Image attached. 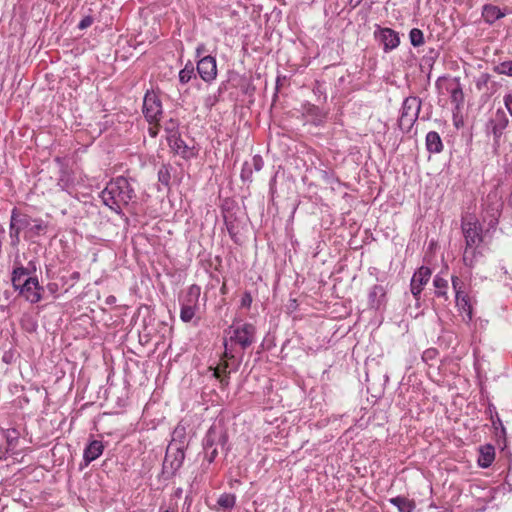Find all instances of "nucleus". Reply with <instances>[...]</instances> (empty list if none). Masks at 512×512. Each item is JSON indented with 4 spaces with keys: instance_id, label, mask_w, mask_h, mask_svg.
<instances>
[{
    "instance_id": "nucleus-1",
    "label": "nucleus",
    "mask_w": 512,
    "mask_h": 512,
    "mask_svg": "<svg viewBox=\"0 0 512 512\" xmlns=\"http://www.w3.org/2000/svg\"><path fill=\"white\" fill-rule=\"evenodd\" d=\"M103 203L118 215H123L122 206H127L136 198L130 180L119 176L111 180L100 194Z\"/></svg>"
},
{
    "instance_id": "nucleus-2",
    "label": "nucleus",
    "mask_w": 512,
    "mask_h": 512,
    "mask_svg": "<svg viewBox=\"0 0 512 512\" xmlns=\"http://www.w3.org/2000/svg\"><path fill=\"white\" fill-rule=\"evenodd\" d=\"M224 352L221 363L213 369V376L220 380L221 387L224 388L229 384V374L236 372L241 364L242 356H237L235 349L229 346V340H224Z\"/></svg>"
},
{
    "instance_id": "nucleus-3",
    "label": "nucleus",
    "mask_w": 512,
    "mask_h": 512,
    "mask_svg": "<svg viewBox=\"0 0 512 512\" xmlns=\"http://www.w3.org/2000/svg\"><path fill=\"white\" fill-rule=\"evenodd\" d=\"M231 344L239 345L242 350L250 347L256 339V327L249 322L242 323L235 319L224 331Z\"/></svg>"
},
{
    "instance_id": "nucleus-4",
    "label": "nucleus",
    "mask_w": 512,
    "mask_h": 512,
    "mask_svg": "<svg viewBox=\"0 0 512 512\" xmlns=\"http://www.w3.org/2000/svg\"><path fill=\"white\" fill-rule=\"evenodd\" d=\"M228 440L227 430L222 425L213 424L202 440V448L203 450H209L213 447H220L227 454L230 450Z\"/></svg>"
},
{
    "instance_id": "nucleus-5",
    "label": "nucleus",
    "mask_w": 512,
    "mask_h": 512,
    "mask_svg": "<svg viewBox=\"0 0 512 512\" xmlns=\"http://www.w3.org/2000/svg\"><path fill=\"white\" fill-rule=\"evenodd\" d=\"M34 218L26 213L20 212L17 208H14L11 212L10 225H9V236L11 240V246L17 247L20 243V233L23 230H27Z\"/></svg>"
},
{
    "instance_id": "nucleus-6",
    "label": "nucleus",
    "mask_w": 512,
    "mask_h": 512,
    "mask_svg": "<svg viewBox=\"0 0 512 512\" xmlns=\"http://www.w3.org/2000/svg\"><path fill=\"white\" fill-rule=\"evenodd\" d=\"M509 124V119L502 109H497L486 124L487 135L493 136V147L497 150L500 146V140L505 129Z\"/></svg>"
},
{
    "instance_id": "nucleus-7",
    "label": "nucleus",
    "mask_w": 512,
    "mask_h": 512,
    "mask_svg": "<svg viewBox=\"0 0 512 512\" xmlns=\"http://www.w3.org/2000/svg\"><path fill=\"white\" fill-rule=\"evenodd\" d=\"M185 450L181 448L170 449L167 447L162 465V476L165 480L171 479L182 467L185 459Z\"/></svg>"
},
{
    "instance_id": "nucleus-8",
    "label": "nucleus",
    "mask_w": 512,
    "mask_h": 512,
    "mask_svg": "<svg viewBox=\"0 0 512 512\" xmlns=\"http://www.w3.org/2000/svg\"><path fill=\"white\" fill-rule=\"evenodd\" d=\"M201 289L198 285L193 284L187 289L186 295L181 300L180 319L188 323L195 316Z\"/></svg>"
},
{
    "instance_id": "nucleus-9",
    "label": "nucleus",
    "mask_w": 512,
    "mask_h": 512,
    "mask_svg": "<svg viewBox=\"0 0 512 512\" xmlns=\"http://www.w3.org/2000/svg\"><path fill=\"white\" fill-rule=\"evenodd\" d=\"M13 289L18 291L19 295L23 296L31 304H36L43 298L42 292L44 288L40 285L37 277L26 278L23 283Z\"/></svg>"
},
{
    "instance_id": "nucleus-10",
    "label": "nucleus",
    "mask_w": 512,
    "mask_h": 512,
    "mask_svg": "<svg viewBox=\"0 0 512 512\" xmlns=\"http://www.w3.org/2000/svg\"><path fill=\"white\" fill-rule=\"evenodd\" d=\"M142 112L150 124L158 123L160 120V116L162 115V102L153 90L145 93Z\"/></svg>"
},
{
    "instance_id": "nucleus-11",
    "label": "nucleus",
    "mask_w": 512,
    "mask_h": 512,
    "mask_svg": "<svg viewBox=\"0 0 512 512\" xmlns=\"http://www.w3.org/2000/svg\"><path fill=\"white\" fill-rule=\"evenodd\" d=\"M373 34L385 53L395 50L400 45L399 33L391 28L376 25Z\"/></svg>"
},
{
    "instance_id": "nucleus-12",
    "label": "nucleus",
    "mask_w": 512,
    "mask_h": 512,
    "mask_svg": "<svg viewBox=\"0 0 512 512\" xmlns=\"http://www.w3.org/2000/svg\"><path fill=\"white\" fill-rule=\"evenodd\" d=\"M474 84L481 97L485 99L492 97L501 88V84L489 73H480L474 78Z\"/></svg>"
},
{
    "instance_id": "nucleus-13",
    "label": "nucleus",
    "mask_w": 512,
    "mask_h": 512,
    "mask_svg": "<svg viewBox=\"0 0 512 512\" xmlns=\"http://www.w3.org/2000/svg\"><path fill=\"white\" fill-rule=\"evenodd\" d=\"M462 233L465 239V247L481 245L483 242L482 226L477 220H463L461 224Z\"/></svg>"
},
{
    "instance_id": "nucleus-14",
    "label": "nucleus",
    "mask_w": 512,
    "mask_h": 512,
    "mask_svg": "<svg viewBox=\"0 0 512 512\" xmlns=\"http://www.w3.org/2000/svg\"><path fill=\"white\" fill-rule=\"evenodd\" d=\"M484 206V221L490 228L496 227L502 212V201L496 195H488Z\"/></svg>"
},
{
    "instance_id": "nucleus-15",
    "label": "nucleus",
    "mask_w": 512,
    "mask_h": 512,
    "mask_svg": "<svg viewBox=\"0 0 512 512\" xmlns=\"http://www.w3.org/2000/svg\"><path fill=\"white\" fill-rule=\"evenodd\" d=\"M197 72L200 78L206 82L211 83L217 76V63L213 56L206 55L201 57L197 62Z\"/></svg>"
},
{
    "instance_id": "nucleus-16",
    "label": "nucleus",
    "mask_w": 512,
    "mask_h": 512,
    "mask_svg": "<svg viewBox=\"0 0 512 512\" xmlns=\"http://www.w3.org/2000/svg\"><path fill=\"white\" fill-rule=\"evenodd\" d=\"M442 80L445 82V89L450 95L451 102L456 105V108H460V106L464 103V93L460 78H439L436 82L438 87L440 86Z\"/></svg>"
},
{
    "instance_id": "nucleus-17",
    "label": "nucleus",
    "mask_w": 512,
    "mask_h": 512,
    "mask_svg": "<svg viewBox=\"0 0 512 512\" xmlns=\"http://www.w3.org/2000/svg\"><path fill=\"white\" fill-rule=\"evenodd\" d=\"M432 271L427 266H421L412 276L410 288L411 293L416 300H419L423 286L430 280Z\"/></svg>"
},
{
    "instance_id": "nucleus-18",
    "label": "nucleus",
    "mask_w": 512,
    "mask_h": 512,
    "mask_svg": "<svg viewBox=\"0 0 512 512\" xmlns=\"http://www.w3.org/2000/svg\"><path fill=\"white\" fill-rule=\"evenodd\" d=\"M171 151L183 159H191L197 155V151L194 146H189L182 138L181 135L176 137L172 136V139L167 142Z\"/></svg>"
},
{
    "instance_id": "nucleus-19",
    "label": "nucleus",
    "mask_w": 512,
    "mask_h": 512,
    "mask_svg": "<svg viewBox=\"0 0 512 512\" xmlns=\"http://www.w3.org/2000/svg\"><path fill=\"white\" fill-rule=\"evenodd\" d=\"M422 101L417 96L406 97L402 103L401 114L404 119L408 116L410 121H417L421 110Z\"/></svg>"
},
{
    "instance_id": "nucleus-20",
    "label": "nucleus",
    "mask_w": 512,
    "mask_h": 512,
    "mask_svg": "<svg viewBox=\"0 0 512 512\" xmlns=\"http://www.w3.org/2000/svg\"><path fill=\"white\" fill-rule=\"evenodd\" d=\"M386 288L383 285H373L368 293V304L369 307L375 310H379L385 306L387 302Z\"/></svg>"
},
{
    "instance_id": "nucleus-21",
    "label": "nucleus",
    "mask_w": 512,
    "mask_h": 512,
    "mask_svg": "<svg viewBox=\"0 0 512 512\" xmlns=\"http://www.w3.org/2000/svg\"><path fill=\"white\" fill-rule=\"evenodd\" d=\"M104 451V445L100 440H91L84 449L83 461L85 466H88L91 462L96 460L102 455Z\"/></svg>"
},
{
    "instance_id": "nucleus-22",
    "label": "nucleus",
    "mask_w": 512,
    "mask_h": 512,
    "mask_svg": "<svg viewBox=\"0 0 512 512\" xmlns=\"http://www.w3.org/2000/svg\"><path fill=\"white\" fill-rule=\"evenodd\" d=\"M188 446L186 427L179 423L172 432V440L168 445V448H181L186 449Z\"/></svg>"
},
{
    "instance_id": "nucleus-23",
    "label": "nucleus",
    "mask_w": 512,
    "mask_h": 512,
    "mask_svg": "<svg viewBox=\"0 0 512 512\" xmlns=\"http://www.w3.org/2000/svg\"><path fill=\"white\" fill-rule=\"evenodd\" d=\"M483 257L481 245L465 247L463 252V263L466 267L473 268Z\"/></svg>"
},
{
    "instance_id": "nucleus-24",
    "label": "nucleus",
    "mask_w": 512,
    "mask_h": 512,
    "mask_svg": "<svg viewBox=\"0 0 512 512\" xmlns=\"http://www.w3.org/2000/svg\"><path fill=\"white\" fill-rule=\"evenodd\" d=\"M29 277L32 276L28 273L27 269L25 266H23L19 258L16 257L14 260L13 270L11 272L12 287H17V285H20L26 278Z\"/></svg>"
},
{
    "instance_id": "nucleus-25",
    "label": "nucleus",
    "mask_w": 512,
    "mask_h": 512,
    "mask_svg": "<svg viewBox=\"0 0 512 512\" xmlns=\"http://www.w3.org/2000/svg\"><path fill=\"white\" fill-rule=\"evenodd\" d=\"M482 18L487 23L492 25L497 20L503 18L506 14L502 12L501 9L493 4H485L482 7Z\"/></svg>"
},
{
    "instance_id": "nucleus-26",
    "label": "nucleus",
    "mask_w": 512,
    "mask_h": 512,
    "mask_svg": "<svg viewBox=\"0 0 512 512\" xmlns=\"http://www.w3.org/2000/svg\"><path fill=\"white\" fill-rule=\"evenodd\" d=\"M48 225L41 218H35L31 223L30 227L25 231L24 238L26 240H32L35 237L44 235L47 231Z\"/></svg>"
},
{
    "instance_id": "nucleus-27",
    "label": "nucleus",
    "mask_w": 512,
    "mask_h": 512,
    "mask_svg": "<svg viewBox=\"0 0 512 512\" xmlns=\"http://www.w3.org/2000/svg\"><path fill=\"white\" fill-rule=\"evenodd\" d=\"M495 459V449L492 445H484L479 449L478 465L481 468H488Z\"/></svg>"
},
{
    "instance_id": "nucleus-28",
    "label": "nucleus",
    "mask_w": 512,
    "mask_h": 512,
    "mask_svg": "<svg viewBox=\"0 0 512 512\" xmlns=\"http://www.w3.org/2000/svg\"><path fill=\"white\" fill-rule=\"evenodd\" d=\"M426 148L429 153H440L443 150L442 139L438 132L430 131L427 133L425 138Z\"/></svg>"
},
{
    "instance_id": "nucleus-29",
    "label": "nucleus",
    "mask_w": 512,
    "mask_h": 512,
    "mask_svg": "<svg viewBox=\"0 0 512 512\" xmlns=\"http://www.w3.org/2000/svg\"><path fill=\"white\" fill-rule=\"evenodd\" d=\"M389 502L397 507L399 512H413L416 508L414 500H410L404 496L390 498Z\"/></svg>"
},
{
    "instance_id": "nucleus-30",
    "label": "nucleus",
    "mask_w": 512,
    "mask_h": 512,
    "mask_svg": "<svg viewBox=\"0 0 512 512\" xmlns=\"http://www.w3.org/2000/svg\"><path fill=\"white\" fill-rule=\"evenodd\" d=\"M455 300L458 309L466 314L467 321H471L473 318V308L470 302L469 295L467 293L460 294L459 296L455 297Z\"/></svg>"
},
{
    "instance_id": "nucleus-31",
    "label": "nucleus",
    "mask_w": 512,
    "mask_h": 512,
    "mask_svg": "<svg viewBox=\"0 0 512 512\" xmlns=\"http://www.w3.org/2000/svg\"><path fill=\"white\" fill-rule=\"evenodd\" d=\"M433 286L435 288L434 294L437 297H442L445 300L448 299L447 291H448V281L441 277L440 275H436L433 279Z\"/></svg>"
},
{
    "instance_id": "nucleus-32",
    "label": "nucleus",
    "mask_w": 512,
    "mask_h": 512,
    "mask_svg": "<svg viewBox=\"0 0 512 512\" xmlns=\"http://www.w3.org/2000/svg\"><path fill=\"white\" fill-rule=\"evenodd\" d=\"M217 504L223 510H231L236 504V495L232 493H223L219 496Z\"/></svg>"
},
{
    "instance_id": "nucleus-33",
    "label": "nucleus",
    "mask_w": 512,
    "mask_h": 512,
    "mask_svg": "<svg viewBox=\"0 0 512 512\" xmlns=\"http://www.w3.org/2000/svg\"><path fill=\"white\" fill-rule=\"evenodd\" d=\"M192 78H196L194 65L191 61H188L179 72V81L181 84H187Z\"/></svg>"
},
{
    "instance_id": "nucleus-34",
    "label": "nucleus",
    "mask_w": 512,
    "mask_h": 512,
    "mask_svg": "<svg viewBox=\"0 0 512 512\" xmlns=\"http://www.w3.org/2000/svg\"><path fill=\"white\" fill-rule=\"evenodd\" d=\"M164 131L166 132V140L170 141L173 137L180 135L179 122L175 119H169L164 123Z\"/></svg>"
},
{
    "instance_id": "nucleus-35",
    "label": "nucleus",
    "mask_w": 512,
    "mask_h": 512,
    "mask_svg": "<svg viewBox=\"0 0 512 512\" xmlns=\"http://www.w3.org/2000/svg\"><path fill=\"white\" fill-rule=\"evenodd\" d=\"M409 40L413 47H420L424 44V34L422 30L413 28L409 32Z\"/></svg>"
},
{
    "instance_id": "nucleus-36",
    "label": "nucleus",
    "mask_w": 512,
    "mask_h": 512,
    "mask_svg": "<svg viewBox=\"0 0 512 512\" xmlns=\"http://www.w3.org/2000/svg\"><path fill=\"white\" fill-rule=\"evenodd\" d=\"M171 166L163 164L158 170V181L168 187L171 179Z\"/></svg>"
},
{
    "instance_id": "nucleus-37",
    "label": "nucleus",
    "mask_w": 512,
    "mask_h": 512,
    "mask_svg": "<svg viewBox=\"0 0 512 512\" xmlns=\"http://www.w3.org/2000/svg\"><path fill=\"white\" fill-rule=\"evenodd\" d=\"M493 71L498 74L512 77V60L500 62L493 67Z\"/></svg>"
},
{
    "instance_id": "nucleus-38",
    "label": "nucleus",
    "mask_w": 512,
    "mask_h": 512,
    "mask_svg": "<svg viewBox=\"0 0 512 512\" xmlns=\"http://www.w3.org/2000/svg\"><path fill=\"white\" fill-rule=\"evenodd\" d=\"M224 222L230 237L237 243L238 227L235 220L231 219V216H224Z\"/></svg>"
},
{
    "instance_id": "nucleus-39",
    "label": "nucleus",
    "mask_w": 512,
    "mask_h": 512,
    "mask_svg": "<svg viewBox=\"0 0 512 512\" xmlns=\"http://www.w3.org/2000/svg\"><path fill=\"white\" fill-rule=\"evenodd\" d=\"M4 436L9 447H16L20 436L19 432L16 429H7L4 433Z\"/></svg>"
},
{
    "instance_id": "nucleus-40",
    "label": "nucleus",
    "mask_w": 512,
    "mask_h": 512,
    "mask_svg": "<svg viewBox=\"0 0 512 512\" xmlns=\"http://www.w3.org/2000/svg\"><path fill=\"white\" fill-rule=\"evenodd\" d=\"M253 172L251 164L248 161L244 162L240 174L241 180L243 182H252Z\"/></svg>"
},
{
    "instance_id": "nucleus-41",
    "label": "nucleus",
    "mask_w": 512,
    "mask_h": 512,
    "mask_svg": "<svg viewBox=\"0 0 512 512\" xmlns=\"http://www.w3.org/2000/svg\"><path fill=\"white\" fill-rule=\"evenodd\" d=\"M415 122L416 121H410L408 116L404 119V115L401 114L398 121V126L403 132L408 133L415 124Z\"/></svg>"
},
{
    "instance_id": "nucleus-42",
    "label": "nucleus",
    "mask_w": 512,
    "mask_h": 512,
    "mask_svg": "<svg viewBox=\"0 0 512 512\" xmlns=\"http://www.w3.org/2000/svg\"><path fill=\"white\" fill-rule=\"evenodd\" d=\"M452 287L455 291V297L459 296L460 294H465V292L462 290L463 288V282L458 276H452Z\"/></svg>"
},
{
    "instance_id": "nucleus-43",
    "label": "nucleus",
    "mask_w": 512,
    "mask_h": 512,
    "mask_svg": "<svg viewBox=\"0 0 512 512\" xmlns=\"http://www.w3.org/2000/svg\"><path fill=\"white\" fill-rule=\"evenodd\" d=\"M249 163L251 164L253 171H256V172L262 170V168L264 166L263 158L260 155L253 156L251 162H249Z\"/></svg>"
},
{
    "instance_id": "nucleus-44",
    "label": "nucleus",
    "mask_w": 512,
    "mask_h": 512,
    "mask_svg": "<svg viewBox=\"0 0 512 512\" xmlns=\"http://www.w3.org/2000/svg\"><path fill=\"white\" fill-rule=\"evenodd\" d=\"M252 301L253 299L251 293L249 291H245L242 295L240 306L245 309H250Z\"/></svg>"
},
{
    "instance_id": "nucleus-45",
    "label": "nucleus",
    "mask_w": 512,
    "mask_h": 512,
    "mask_svg": "<svg viewBox=\"0 0 512 512\" xmlns=\"http://www.w3.org/2000/svg\"><path fill=\"white\" fill-rule=\"evenodd\" d=\"M204 452V459L208 461L209 464L214 462L216 457L218 456V449L217 447H213L209 450H203Z\"/></svg>"
},
{
    "instance_id": "nucleus-46",
    "label": "nucleus",
    "mask_w": 512,
    "mask_h": 512,
    "mask_svg": "<svg viewBox=\"0 0 512 512\" xmlns=\"http://www.w3.org/2000/svg\"><path fill=\"white\" fill-rule=\"evenodd\" d=\"M491 421H492V425L495 428V430H498L500 428L501 433L503 435H505V433H506L505 432V427H504V425H503V423H502V421H501L497 411H495V415L491 417Z\"/></svg>"
},
{
    "instance_id": "nucleus-47",
    "label": "nucleus",
    "mask_w": 512,
    "mask_h": 512,
    "mask_svg": "<svg viewBox=\"0 0 512 512\" xmlns=\"http://www.w3.org/2000/svg\"><path fill=\"white\" fill-rule=\"evenodd\" d=\"M94 22V18L91 15H87L82 18V20L78 23V28L80 30H84L90 27Z\"/></svg>"
},
{
    "instance_id": "nucleus-48",
    "label": "nucleus",
    "mask_w": 512,
    "mask_h": 512,
    "mask_svg": "<svg viewBox=\"0 0 512 512\" xmlns=\"http://www.w3.org/2000/svg\"><path fill=\"white\" fill-rule=\"evenodd\" d=\"M438 352L436 349H427L423 352L422 359L425 362L433 360L437 356Z\"/></svg>"
},
{
    "instance_id": "nucleus-49",
    "label": "nucleus",
    "mask_w": 512,
    "mask_h": 512,
    "mask_svg": "<svg viewBox=\"0 0 512 512\" xmlns=\"http://www.w3.org/2000/svg\"><path fill=\"white\" fill-rule=\"evenodd\" d=\"M503 101L507 111L512 116V90L504 95Z\"/></svg>"
},
{
    "instance_id": "nucleus-50",
    "label": "nucleus",
    "mask_w": 512,
    "mask_h": 512,
    "mask_svg": "<svg viewBox=\"0 0 512 512\" xmlns=\"http://www.w3.org/2000/svg\"><path fill=\"white\" fill-rule=\"evenodd\" d=\"M25 268L27 269L28 273L31 276H36L35 273L37 271V267H36V261L35 260H30L28 262L27 266H25Z\"/></svg>"
},
{
    "instance_id": "nucleus-51",
    "label": "nucleus",
    "mask_w": 512,
    "mask_h": 512,
    "mask_svg": "<svg viewBox=\"0 0 512 512\" xmlns=\"http://www.w3.org/2000/svg\"><path fill=\"white\" fill-rule=\"evenodd\" d=\"M191 505H192V497L190 495H186L182 509L189 512Z\"/></svg>"
},
{
    "instance_id": "nucleus-52",
    "label": "nucleus",
    "mask_w": 512,
    "mask_h": 512,
    "mask_svg": "<svg viewBox=\"0 0 512 512\" xmlns=\"http://www.w3.org/2000/svg\"><path fill=\"white\" fill-rule=\"evenodd\" d=\"M204 52H205V45L201 43L196 48V56L198 58H201V57H203L202 55Z\"/></svg>"
},
{
    "instance_id": "nucleus-53",
    "label": "nucleus",
    "mask_w": 512,
    "mask_h": 512,
    "mask_svg": "<svg viewBox=\"0 0 512 512\" xmlns=\"http://www.w3.org/2000/svg\"><path fill=\"white\" fill-rule=\"evenodd\" d=\"M276 177H277V174H275L270 182H269V187H270V192L273 194L275 192V184H276Z\"/></svg>"
},
{
    "instance_id": "nucleus-54",
    "label": "nucleus",
    "mask_w": 512,
    "mask_h": 512,
    "mask_svg": "<svg viewBox=\"0 0 512 512\" xmlns=\"http://www.w3.org/2000/svg\"><path fill=\"white\" fill-rule=\"evenodd\" d=\"M319 111V108L315 105H310L308 109V113L316 115Z\"/></svg>"
},
{
    "instance_id": "nucleus-55",
    "label": "nucleus",
    "mask_w": 512,
    "mask_h": 512,
    "mask_svg": "<svg viewBox=\"0 0 512 512\" xmlns=\"http://www.w3.org/2000/svg\"><path fill=\"white\" fill-rule=\"evenodd\" d=\"M149 134H150V136H151V137H156V136H157V134H158V129H157V127H152V128H150V129H149Z\"/></svg>"
},
{
    "instance_id": "nucleus-56",
    "label": "nucleus",
    "mask_w": 512,
    "mask_h": 512,
    "mask_svg": "<svg viewBox=\"0 0 512 512\" xmlns=\"http://www.w3.org/2000/svg\"><path fill=\"white\" fill-rule=\"evenodd\" d=\"M115 302H116V297L113 295L108 296L106 299L107 304H114Z\"/></svg>"
},
{
    "instance_id": "nucleus-57",
    "label": "nucleus",
    "mask_w": 512,
    "mask_h": 512,
    "mask_svg": "<svg viewBox=\"0 0 512 512\" xmlns=\"http://www.w3.org/2000/svg\"><path fill=\"white\" fill-rule=\"evenodd\" d=\"M488 411H489V413H490V415H491V417H492V416H494V415H495L496 407H495L493 404H490V405L488 406Z\"/></svg>"
},
{
    "instance_id": "nucleus-58",
    "label": "nucleus",
    "mask_w": 512,
    "mask_h": 512,
    "mask_svg": "<svg viewBox=\"0 0 512 512\" xmlns=\"http://www.w3.org/2000/svg\"><path fill=\"white\" fill-rule=\"evenodd\" d=\"M182 493H183V489L182 488H177L174 492V497L176 498H180L182 496Z\"/></svg>"
},
{
    "instance_id": "nucleus-59",
    "label": "nucleus",
    "mask_w": 512,
    "mask_h": 512,
    "mask_svg": "<svg viewBox=\"0 0 512 512\" xmlns=\"http://www.w3.org/2000/svg\"><path fill=\"white\" fill-rule=\"evenodd\" d=\"M72 277H73V278H78V277H79V273H78V272H74V273L72 274Z\"/></svg>"
},
{
    "instance_id": "nucleus-60",
    "label": "nucleus",
    "mask_w": 512,
    "mask_h": 512,
    "mask_svg": "<svg viewBox=\"0 0 512 512\" xmlns=\"http://www.w3.org/2000/svg\"><path fill=\"white\" fill-rule=\"evenodd\" d=\"M3 360H4L5 362H8L9 357H7L6 355H4Z\"/></svg>"
},
{
    "instance_id": "nucleus-61",
    "label": "nucleus",
    "mask_w": 512,
    "mask_h": 512,
    "mask_svg": "<svg viewBox=\"0 0 512 512\" xmlns=\"http://www.w3.org/2000/svg\"><path fill=\"white\" fill-rule=\"evenodd\" d=\"M3 360H4L5 362H8L9 357H7L6 355H4Z\"/></svg>"
},
{
    "instance_id": "nucleus-62",
    "label": "nucleus",
    "mask_w": 512,
    "mask_h": 512,
    "mask_svg": "<svg viewBox=\"0 0 512 512\" xmlns=\"http://www.w3.org/2000/svg\"><path fill=\"white\" fill-rule=\"evenodd\" d=\"M55 161H56V162H58V163H60V162H61V159H60L59 157H57V158L55 159Z\"/></svg>"
},
{
    "instance_id": "nucleus-63",
    "label": "nucleus",
    "mask_w": 512,
    "mask_h": 512,
    "mask_svg": "<svg viewBox=\"0 0 512 512\" xmlns=\"http://www.w3.org/2000/svg\"><path fill=\"white\" fill-rule=\"evenodd\" d=\"M163 512H174L173 510H170V509H166L164 510Z\"/></svg>"
},
{
    "instance_id": "nucleus-64",
    "label": "nucleus",
    "mask_w": 512,
    "mask_h": 512,
    "mask_svg": "<svg viewBox=\"0 0 512 512\" xmlns=\"http://www.w3.org/2000/svg\"><path fill=\"white\" fill-rule=\"evenodd\" d=\"M182 512H187V511H185L184 509H182Z\"/></svg>"
}]
</instances>
